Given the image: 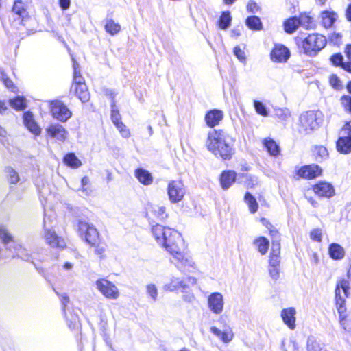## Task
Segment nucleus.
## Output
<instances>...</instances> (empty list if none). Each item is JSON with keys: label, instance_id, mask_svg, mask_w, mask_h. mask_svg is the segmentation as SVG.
<instances>
[{"label": "nucleus", "instance_id": "1", "mask_svg": "<svg viewBox=\"0 0 351 351\" xmlns=\"http://www.w3.org/2000/svg\"><path fill=\"white\" fill-rule=\"evenodd\" d=\"M205 143L209 152L224 160H230L234 154V139L223 130L209 131Z\"/></svg>", "mask_w": 351, "mask_h": 351}, {"label": "nucleus", "instance_id": "2", "mask_svg": "<svg viewBox=\"0 0 351 351\" xmlns=\"http://www.w3.org/2000/svg\"><path fill=\"white\" fill-rule=\"evenodd\" d=\"M162 247L172 256V262L180 271H191L194 268V262L187 254L184 239L178 232H174Z\"/></svg>", "mask_w": 351, "mask_h": 351}, {"label": "nucleus", "instance_id": "3", "mask_svg": "<svg viewBox=\"0 0 351 351\" xmlns=\"http://www.w3.org/2000/svg\"><path fill=\"white\" fill-rule=\"evenodd\" d=\"M349 288V282L347 280H339L335 288V300L339 324L345 331L351 332V322L347 319L346 309L344 306L345 299L348 296Z\"/></svg>", "mask_w": 351, "mask_h": 351}, {"label": "nucleus", "instance_id": "4", "mask_svg": "<svg viewBox=\"0 0 351 351\" xmlns=\"http://www.w3.org/2000/svg\"><path fill=\"white\" fill-rule=\"evenodd\" d=\"M295 42L299 47H302L304 52L310 56H315L326 44V38L318 34H309L305 38L300 36L295 38Z\"/></svg>", "mask_w": 351, "mask_h": 351}, {"label": "nucleus", "instance_id": "5", "mask_svg": "<svg viewBox=\"0 0 351 351\" xmlns=\"http://www.w3.org/2000/svg\"><path fill=\"white\" fill-rule=\"evenodd\" d=\"M0 239L12 256H18L26 261L31 260V255L28 253L27 250L21 244L17 243L13 239L8 229L3 226L0 227Z\"/></svg>", "mask_w": 351, "mask_h": 351}, {"label": "nucleus", "instance_id": "6", "mask_svg": "<svg viewBox=\"0 0 351 351\" xmlns=\"http://www.w3.org/2000/svg\"><path fill=\"white\" fill-rule=\"evenodd\" d=\"M322 121V113L319 110H310L302 114L299 119L300 133L308 134L317 129Z\"/></svg>", "mask_w": 351, "mask_h": 351}, {"label": "nucleus", "instance_id": "7", "mask_svg": "<svg viewBox=\"0 0 351 351\" xmlns=\"http://www.w3.org/2000/svg\"><path fill=\"white\" fill-rule=\"evenodd\" d=\"M167 191L169 199L172 204H177L182 201L186 192L183 182L180 180L169 181Z\"/></svg>", "mask_w": 351, "mask_h": 351}, {"label": "nucleus", "instance_id": "8", "mask_svg": "<svg viewBox=\"0 0 351 351\" xmlns=\"http://www.w3.org/2000/svg\"><path fill=\"white\" fill-rule=\"evenodd\" d=\"M95 285L99 291L106 298L116 300L119 297V291L117 286L106 279H99Z\"/></svg>", "mask_w": 351, "mask_h": 351}, {"label": "nucleus", "instance_id": "9", "mask_svg": "<svg viewBox=\"0 0 351 351\" xmlns=\"http://www.w3.org/2000/svg\"><path fill=\"white\" fill-rule=\"evenodd\" d=\"M43 237L49 245L59 248H64L66 246L65 241L58 236L53 230L47 227L45 217L43 219Z\"/></svg>", "mask_w": 351, "mask_h": 351}, {"label": "nucleus", "instance_id": "10", "mask_svg": "<svg viewBox=\"0 0 351 351\" xmlns=\"http://www.w3.org/2000/svg\"><path fill=\"white\" fill-rule=\"evenodd\" d=\"M78 232L81 236H84L85 240L90 245H95L99 241V233L97 229L86 221H79Z\"/></svg>", "mask_w": 351, "mask_h": 351}, {"label": "nucleus", "instance_id": "11", "mask_svg": "<svg viewBox=\"0 0 351 351\" xmlns=\"http://www.w3.org/2000/svg\"><path fill=\"white\" fill-rule=\"evenodd\" d=\"M208 307L209 310L214 314L219 315L224 309V298L219 292H214L210 293L207 300Z\"/></svg>", "mask_w": 351, "mask_h": 351}, {"label": "nucleus", "instance_id": "12", "mask_svg": "<svg viewBox=\"0 0 351 351\" xmlns=\"http://www.w3.org/2000/svg\"><path fill=\"white\" fill-rule=\"evenodd\" d=\"M178 231L170 228L163 227L161 225L156 224L153 226L152 232L156 241L162 246L166 243L168 239H170Z\"/></svg>", "mask_w": 351, "mask_h": 351}, {"label": "nucleus", "instance_id": "13", "mask_svg": "<svg viewBox=\"0 0 351 351\" xmlns=\"http://www.w3.org/2000/svg\"><path fill=\"white\" fill-rule=\"evenodd\" d=\"M51 113L55 119L62 122L68 120L72 114L69 108L61 101H55L51 104Z\"/></svg>", "mask_w": 351, "mask_h": 351}, {"label": "nucleus", "instance_id": "14", "mask_svg": "<svg viewBox=\"0 0 351 351\" xmlns=\"http://www.w3.org/2000/svg\"><path fill=\"white\" fill-rule=\"evenodd\" d=\"M322 169L317 165H304L296 171L298 178L313 179L320 176Z\"/></svg>", "mask_w": 351, "mask_h": 351}, {"label": "nucleus", "instance_id": "15", "mask_svg": "<svg viewBox=\"0 0 351 351\" xmlns=\"http://www.w3.org/2000/svg\"><path fill=\"white\" fill-rule=\"evenodd\" d=\"M61 303L62 306V311L64 314V317L67 322V325L69 328L71 330L77 329L79 327L80 323H79V318L77 315L72 314L71 312H69V317L66 312V305L69 302V298L67 296V295L64 294L61 295Z\"/></svg>", "mask_w": 351, "mask_h": 351}, {"label": "nucleus", "instance_id": "16", "mask_svg": "<svg viewBox=\"0 0 351 351\" xmlns=\"http://www.w3.org/2000/svg\"><path fill=\"white\" fill-rule=\"evenodd\" d=\"M45 131L49 136L60 142H64L68 135L65 128L58 123L51 124L45 129Z\"/></svg>", "mask_w": 351, "mask_h": 351}, {"label": "nucleus", "instance_id": "17", "mask_svg": "<svg viewBox=\"0 0 351 351\" xmlns=\"http://www.w3.org/2000/svg\"><path fill=\"white\" fill-rule=\"evenodd\" d=\"M289 56V50L282 45H276L271 52V59L276 62H285Z\"/></svg>", "mask_w": 351, "mask_h": 351}, {"label": "nucleus", "instance_id": "18", "mask_svg": "<svg viewBox=\"0 0 351 351\" xmlns=\"http://www.w3.org/2000/svg\"><path fill=\"white\" fill-rule=\"evenodd\" d=\"M295 315L296 310L293 307L284 308L281 311L280 315L284 324L291 330H294L296 326Z\"/></svg>", "mask_w": 351, "mask_h": 351}, {"label": "nucleus", "instance_id": "19", "mask_svg": "<svg viewBox=\"0 0 351 351\" xmlns=\"http://www.w3.org/2000/svg\"><path fill=\"white\" fill-rule=\"evenodd\" d=\"M150 220L163 221L168 215L166 212V208L164 206L152 205L147 213Z\"/></svg>", "mask_w": 351, "mask_h": 351}, {"label": "nucleus", "instance_id": "20", "mask_svg": "<svg viewBox=\"0 0 351 351\" xmlns=\"http://www.w3.org/2000/svg\"><path fill=\"white\" fill-rule=\"evenodd\" d=\"M23 123L27 130L35 136H38L41 133V128L35 121L34 115L30 112H26L23 114Z\"/></svg>", "mask_w": 351, "mask_h": 351}, {"label": "nucleus", "instance_id": "21", "mask_svg": "<svg viewBox=\"0 0 351 351\" xmlns=\"http://www.w3.org/2000/svg\"><path fill=\"white\" fill-rule=\"evenodd\" d=\"M313 191L319 197H330L335 194L333 186L327 182H319L313 186Z\"/></svg>", "mask_w": 351, "mask_h": 351}, {"label": "nucleus", "instance_id": "22", "mask_svg": "<svg viewBox=\"0 0 351 351\" xmlns=\"http://www.w3.org/2000/svg\"><path fill=\"white\" fill-rule=\"evenodd\" d=\"M187 288L188 285L185 283L184 280L174 276L171 278L169 282L163 285V289L169 291H175L182 289V291L184 293Z\"/></svg>", "mask_w": 351, "mask_h": 351}, {"label": "nucleus", "instance_id": "23", "mask_svg": "<svg viewBox=\"0 0 351 351\" xmlns=\"http://www.w3.org/2000/svg\"><path fill=\"white\" fill-rule=\"evenodd\" d=\"M321 23L325 28L332 27L338 19V14L332 10H326L320 14Z\"/></svg>", "mask_w": 351, "mask_h": 351}, {"label": "nucleus", "instance_id": "24", "mask_svg": "<svg viewBox=\"0 0 351 351\" xmlns=\"http://www.w3.org/2000/svg\"><path fill=\"white\" fill-rule=\"evenodd\" d=\"M223 113L219 110H212L208 112L205 116V121L206 125L210 128H213L219 125V122L223 119Z\"/></svg>", "mask_w": 351, "mask_h": 351}, {"label": "nucleus", "instance_id": "25", "mask_svg": "<svg viewBox=\"0 0 351 351\" xmlns=\"http://www.w3.org/2000/svg\"><path fill=\"white\" fill-rule=\"evenodd\" d=\"M237 179V173L234 171H224L220 176V184L223 190L228 189Z\"/></svg>", "mask_w": 351, "mask_h": 351}, {"label": "nucleus", "instance_id": "26", "mask_svg": "<svg viewBox=\"0 0 351 351\" xmlns=\"http://www.w3.org/2000/svg\"><path fill=\"white\" fill-rule=\"evenodd\" d=\"M12 14L17 16L19 23H23L28 19V12L25 8L24 4L21 1H16L12 8Z\"/></svg>", "mask_w": 351, "mask_h": 351}, {"label": "nucleus", "instance_id": "27", "mask_svg": "<svg viewBox=\"0 0 351 351\" xmlns=\"http://www.w3.org/2000/svg\"><path fill=\"white\" fill-rule=\"evenodd\" d=\"M336 147L339 153L343 154H350L351 152V138L339 136Z\"/></svg>", "mask_w": 351, "mask_h": 351}, {"label": "nucleus", "instance_id": "28", "mask_svg": "<svg viewBox=\"0 0 351 351\" xmlns=\"http://www.w3.org/2000/svg\"><path fill=\"white\" fill-rule=\"evenodd\" d=\"M210 330L224 343L231 341L234 337V334L230 328L224 331H221L217 327L213 326L210 328Z\"/></svg>", "mask_w": 351, "mask_h": 351}, {"label": "nucleus", "instance_id": "29", "mask_svg": "<svg viewBox=\"0 0 351 351\" xmlns=\"http://www.w3.org/2000/svg\"><path fill=\"white\" fill-rule=\"evenodd\" d=\"M135 176L144 185H149L153 182L152 174L147 170L138 168L135 170Z\"/></svg>", "mask_w": 351, "mask_h": 351}, {"label": "nucleus", "instance_id": "30", "mask_svg": "<svg viewBox=\"0 0 351 351\" xmlns=\"http://www.w3.org/2000/svg\"><path fill=\"white\" fill-rule=\"evenodd\" d=\"M73 90H74L76 96L80 99L82 102L84 103L89 100L90 94L88 91L86 84L73 86Z\"/></svg>", "mask_w": 351, "mask_h": 351}, {"label": "nucleus", "instance_id": "31", "mask_svg": "<svg viewBox=\"0 0 351 351\" xmlns=\"http://www.w3.org/2000/svg\"><path fill=\"white\" fill-rule=\"evenodd\" d=\"M263 143L271 156H277L279 155L280 147L273 139L265 138L263 140Z\"/></svg>", "mask_w": 351, "mask_h": 351}, {"label": "nucleus", "instance_id": "32", "mask_svg": "<svg viewBox=\"0 0 351 351\" xmlns=\"http://www.w3.org/2000/svg\"><path fill=\"white\" fill-rule=\"evenodd\" d=\"M246 26L254 31H260L263 29V23L259 17L256 16H250L245 19Z\"/></svg>", "mask_w": 351, "mask_h": 351}, {"label": "nucleus", "instance_id": "33", "mask_svg": "<svg viewBox=\"0 0 351 351\" xmlns=\"http://www.w3.org/2000/svg\"><path fill=\"white\" fill-rule=\"evenodd\" d=\"M328 251L330 257L335 260L343 258L345 254L343 248L337 243H332L329 246Z\"/></svg>", "mask_w": 351, "mask_h": 351}, {"label": "nucleus", "instance_id": "34", "mask_svg": "<svg viewBox=\"0 0 351 351\" xmlns=\"http://www.w3.org/2000/svg\"><path fill=\"white\" fill-rule=\"evenodd\" d=\"M237 179L240 182H243L247 188H253L259 183L257 177L248 174L239 175Z\"/></svg>", "mask_w": 351, "mask_h": 351}, {"label": "nucleus", "instance_id": "35", "mask_svg": "<svg viewBox=\"0 0 351 351\" xmlns=\"http://www.w3.org/2000/svg\"><path fill=\"white\" fill-rule=\"evenodd\" d=\"M254 245L261 254H265L268 250L269 242L265 237H260L254 241Z\"/></svg>", "mask_w": 351, "mask_h": 351}, {"label": "nucleus", "instance_id": "36", "mask_svg": "<svg viewBox=\"0 0 351 351\" xmlns=\"http://www.w3.org/2000/svg\"><path fill=\"white\" fill-rule=\"evenodd\" d=\"M232 16L229 11H224L221 13L218 21V26L221 29H227L231 24Z\"/></svg>", "mask_w": 351, "mask_h": 351}, {"label": "nucleus", "instance_id": "37", "mask_svg": "<svg viewBox=\"0 0 351 351\" xmlns=\"http://www.w3.org/2000/svg\"><path fill=\"white\" fill-rule=\"evenodd\" d=\"M73 62V83L71 86V90H73V86H78L80 84H85L84 77L81 75L79 70V64L76 61L72 58Z\"/></svg>", "mask_w": 351, "mask_h": 351}, {"label": "nucleus", "instance_id": "38", "mask_svg": "<svg viewBox=\"0 0 351 351\" xmlns=\"http://www.w3.org/2000/svg\"><path fill=\"white\" fill-rule=\"evenodd\" d=\"M64 162L72 168H78L82 165L81 161L73 153L67 154L64 158Z\"/></svg>", "mask_w": 351, "mask_h": 351}, {"label": "nucleus", "instance_id": "39", "mask_svg": "<svg viewBox=\"0 0 351 351\" xmlns=\"http://www.w3.org/2000/svg\"><path fill=\"white\" fill-rule=\"evenodd\" d=\"M299 25L300 21L296 17L290 18L284 23L285 30L289 34L294 32Z\"/></svg>", "mask_w": 351, "mask_h": 351}, {"label": "nucleus", "instance_id": "40", "mask_svg": "<svg viewBox=\"0 0 351 351\" xmlns=\"http://www.w3.org/2000/svg\"><path fill=\"white\" fill-rule=\"evenodd\" d=\"M10 106L16 110H22L26 107V100L23 97H17L10 100Z\"/></svg>", "mask_w": 351, "mask_h": 351}, {"label": "nucleus", "instance_id": "41", "mask_svg": "<svg viewBox=\"0 0 351 351\" xmlns=\"http://www.w3.org/2000/svg\"><path fill=\"white\" fill-rule=\"evenodd\" d=\"M105 29L108 33L113 36L120 31L121 26L119 23H116L113 20H108L105 25Z\"/></svg>", "mask_w": 351, "mask_h": 351}, {"label": "nucleus", "instance_id": "42", "mask_svg": "<svg viewBox=\"0 0 351 351\" xmlns=\"http://www.w3.org/2000/svg\"><path fill=\"white\" fill-rule=\"evenodd\" d=\"M245 202L247 204L252 213H254L257 211L258 203L256 199L250 193H246L245 195Z\"/></svg>", "mask_w": 351, "mask_h": 351}, {"label": "nucleus", "instance_id": "43", "mask_svg": "<svg viewBox=\"0 0 351 351\" xmlns=\"http://www.w3.org/2000/svg\"><path fill=\"white\" fill-rule=\"evenodd\" d=\"M146 293L153 302H156L158 299V289L156 285L153 283L147 284L145 287Z\"/></svg>", "mask_w": 351, "mask_h": 351}, {"label": "nucleus", "instance_id": "44", "mask_svg": "<svg viewBox=\"0 0 351 351\" xmlns=\"http://www.w3.org/2000/svg\"><path fill=\"white\" fill-rule=\"evenodd\" d=\"M314 154L317 161H322L328 156L327 149L324 146H317L314 149Z\"/></svg>", "mask_w": 351, "mask_h": 351}, {"label": "nucleus", "instance_id": "45", "mask_svg": "<svg viewBox=\"0 0 351 351\" xmlns=\"http://www.w3.org/2000/svg\"><path fill=\"white\" fill-rule=\"evenodd\" d=\"M275 114L280 119L286 121L291 117V112L287 108H278L275 109Z\"/></svg>", "mask_w": 351, "mask_h": 351}, {"label": "nucleus", "instance_id": "46", "mask_svg": "<svg viewBox=\"0 0 351 351\" xmlns=\"http://www.w3.org/2000/svg\"><path fill=\"white\" fill-rule=\"evenodd\" d=\"M254 107L256 112L258 114L263 117L268 116V110H267L266 106L262 102L257 100H254Z\"/></svg>", "mask_w": 351, "mask_h": 351}, {"label": "nucleus", "instance_id": "47", "mask_svg": "<svg viewBox=\"0 0 351 351\" xmlns=\"http://www.w3.org/2000/svg\"><path fill=\"white\" fill-rule=\"evenodd\" d=\"M298 21H300V25L305 27L306 29H308L311 27L312 24V19L308 15L306 14H301L299 18H298Z\"/></svg>", "mask_w": 351, "mask_h": 351}, {"label": "nucleus", "instance_id": "48", "mask_svg": "<svg viewBox=\"0 0 351 351\" xmlns=\"http://www.w3.org/2000/svg\"><path fill=\"white\" fill-rule=\"evenodd\" d=\"M111 108H112V110H111V120H112V123L114 125H116V124H117V123H119V122L121 121V116H120L119 110L117 108L114 101L112 102Z\"/></svg>", "mask_w": 351, "mask_h": 351}, {"label": "nucleus", "instance_id": "49", "mask_svg": "<svg viewBox=\"0 0 351 351\" xmlns=\"http://www.w3.org/2000/svg\"><path fill=\"white\" fill-rule=\"evenodd\" d=\"M117 130L119 131L122 137L125 138H128L130 136V132L129 129L125 126V124L122 121L116 124Z\"/></svg>", "mask_w": 351, "mask_h": 351}, {"label": "nucleus", "instance_id": "50", "mask_svg": "<svg viewBox=\"0 0 351 351\" xmlns=\"http://www.w3.org/2000/svg\"><path fill=\"white\" fill-rule=\"evenodd\" d=\"M6 173L8 174L9 180L12 184H16L19 182V175H18L17 172L16 171H14L12 168L8 167L6 169Z\"/></svg>", "mask_w": 351, "mask_h": 351}, {"label": "nucleus", "instance_id": "51", "mask_svg": "<svg viewBox=\"0 0 351 351\" xmlns=\"http://www.w3.org/2000/svg\"><path fill=\"white\" fill-rule=\"evenodd\" d=\"M340 136L351 138V121L346 122L339 132Z\"/></svg>", "mask_w": 351, "mask_h": 351}, {"label": "nucleus", "instance_id": "52", "mask_svg": "<svg viewBox=\"0 0 351 351\" xmlns=\"http://www.w3.org/2000/svg\"><path fill=\"white\" fill-rule=\"evenodd\" d=\"M260 6L254 1H250L247 5V11L250 13H257L260 11Z\"/></svg>", "mask_w": 351, "mask_h": 351}, {"label": "nucleus", "instance_id": "53", "mask_svg": "<svg viewBox=\"0 0 351 351\" xmlns=\"http://www.w3.org/2000/svg\"><path fill=\"white\" fill-rule=\"evenodd\" d=\"M308 351H327L326 349L322 348L320 345L314 341H308Z\"/></svg>", "mask_w": 351, "mask_h": 351}, {"label": "nucleus", "instance_id": "54", "mask_svg": "<svg viewBox=\"0 0 351 351\" xmlns=\"http://www.w3.org/2000/svg\"><path fill=\"white\" fill-rule=\"evenodd\" d=\"M330 84L334 88L337 90H339L342 87L340 80L335 75H332L330 77Z\"/></svg>", "mask_w": 351, "mask_h": 351}, {"label": "nucleus", "instance_id": "55", "mask_svg": "<svg viewBox=\"0 0 351 351\" xmlns=\"http://www.w3.org/2000/svg\"><path fill=\"white\" fill-rule=\"evenodd\" d=\"M280 245L278 240L272 242L271 252L270 256H280Z\"/></svg>", "mask_w": 351, "mask_h": 351}, {"label": "nucleus", "instance_id": "56", "mask_svg": "<svg viewBox=\"0 0 351 351\" xmlns=\"http://www.w3.org/2000/svg\"><path fill=\"white\" fill-rule=\"evenodd\" d=\"M310 237L311 239L320 242L322 239V230L319 228L313 229L310 233Z\"/></svg>", "mask_w": 351, "mask_h": 351}, {"label": "nucleus", "instance_id": "57", "mask_svg": "<svg viewBox=\"0 0 351 351\" xmlns=\"http://www.w3.org/2000/svg\"><path fill=\"white\" fill-rule=\"evenodd\" d=\"M234 54L241 62H245V52L239 46L234 48Z\"/></svg>", "mask_w": 351, "mask_h": 351}, {"label": "nucleus", "instance_id": "58", "mask_svg": "<svg viewBox=\"0 0 351 351\" xmlns=\"http://www.w3.org/2000/svg\"><path fill=\"white\" fill-rule=\"evenodd\" d=\"M269 274L271 278L275 280L278 279L280 276V269L279 267H269Z\"/></svg>", "mask_w": 351, "mask_h": 351}, {"label": "nucleus", "instance_id": "59", "mask_svg": "<svg viewBox=\"0 0 351 351\" xmlns=\"http://www.w3.org/2000/svg\"><path fill=\"white\" fill-rule=\"evenodd\" d=\"M343 56L340 53L334 54L331 56L330 60L335 66H341L343 63Z\"/></svg>", "mask_w": 351, "mask_h": 351}, {"label": "nucleus", "instance_id": "60", "mask_svg": "<svg viewBox=\"0 0 351 351\" xmlns=\"http://www.w3.org/2000/svg\"><path fill=\"white\" fill-rule=\"evenodd\" d=\"M280 256H270L269 260V267H280Z\"/></svg>", "mask_w": 351, "mask_h": 351}, {"label": "nucleus", "instance_id": "61", "mask_svg": "<svg viewBox=\"0 0 351 351\" xmlns=\"http://www.w3.org/2000/svg\"><path fill=\"white\" fill-rule=\"evenodd\" d=\"M89 179L87 177H84L81 180V184L82 186V192L86 195H88L90 194V190L86 187V186L88 184Z\"/></svg>", "mask_w": 351, "mask_h": 351}, {"label": "nucleus", "instance_id": "62", "mask_svg": "<svg viewBox=\"0 0 351 351\" xmlns=\"http://www.w3.org/2000/svg\"><path fill=\"white\" fill-rule=\"evenodd\" d=\"M341 103L351 112V97L345 95L341 99Z\"/></svg>", "mask_w": 351, "mask_h": 351}, {"label": "nucleus", "instance_id": "63", "mask_svg": "<svg viewBox=\"0 0 351 351\" xmlns=\"http://www.w3.org/2000/svg\"><path fill=\"white\" fill-rule=\"evenodd\" d=\"M1 80L6 87L11 88L13 86L12 82L8 79L3 73H1Z\"/></svg>", "mask_w": 351, "mask_h": 351}, {"label": "nucleus", "instance_id": "64", "mask_svg": "<svg viewBox=\"0 0 351 351\" xmlns=\"http://www.w3.org/2000/svg\"><path fill=\"white\" fill-rule=\"evenodd\" d=\"M182 298L184 301H186L188 302H192L195 300V296L191 293L185 292V293L182 296Z\"/></svg>", "mask_w": 351, "mask_h": 351}]
</instances>
